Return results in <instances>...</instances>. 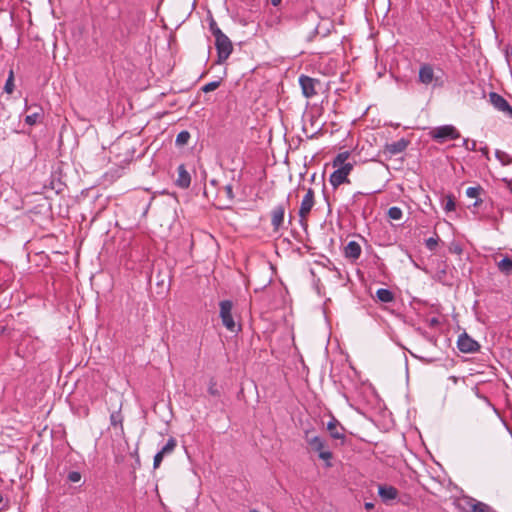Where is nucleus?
<instances>
[{"label":"nucleus","mask_w":512,"mask_h":512,"mask_svg":"<svg viewBox=\"0 0 512 512\" xmlns=\"http://www.w3.org/2000/svg\"><path fill=\"white\" fill-rule=\"evenodd\" d=\"M350 158L351 153L349 151H343L338 153L333 159L332 166L335 168V171L330 175L329 182L334 188L344 183H350L348 176L356 164V161H350Z\"/></svg>","instance_id":"nucleus-1"},{"label":"nucleus","mask_w":512,"mask_h":512,"mask_svg":"<svg viewBox=\"0 0 512 512\" xmlns=\"http://www.w3.org/2000/svg\"><path fill=\"white\" fill-rule=\"evenodd\" d=\"M305 441L310 449L318 453V457L325 461V466L332 467L331 459L333 454L330 450L326 449V442L323 438L313 435L309 430L305 431Z\"/></svg>","instance_id":"nucleus-2"},{"label":"nucleus","mask_w":512,"mask_h":512,"mask_svg":"<svg viewBox=\"0 0 512 512\" xmlns=\"http://www.w3.org/2000/svg\"><path fill=\"white\" fill-rule=\"evenodd\" d=\"M217 32V37H215V46L217 50V63H224L233 51V45L231 40L223 33Z\"/></svg>","instance_id":"nucleus-3"},{"label":"nucleus","mask_w":512,"mask_h":512,"mask_svg":"<svg viewBox=\"0 0 512 512\" xmlns=\"http://www.w3.org/2000/svg\"><path fill=\"white\" fill-rule=\"evenodd\" d=\"M430 136L433 140L443 143L460 138V133L453 125H443L431 130Z\"/></svg>","instance_id":"nucleus-4"},{"label":"nucleus","mask_w":512,"mask_h":512,"mask_svg":"<svg viewBox=\"0 0 512 512\" xmlns=\"http://www.w3.org/2000/svg\"><path fill=\"white\" fill-rule=\"evenodd\" d=\"M302 189L305 190L304 187H302ZM314 205H315L314 190L312 188H308V189H306V194L304 195V197L301 201L299 212H298L301 221H304L307 219V217L309 216Z\"/></svg>","instance_id":"nucleus-5"},{"label":"nucleus","mask_w":512,"mask_h":512,"mask_svg":"<svg viewBox=\"0 0 512 512\" xmlns=\"http://www.w3.org/2000/svg\"><path fill=\"white\" fill-rule=\"evenodd\" d=\"M232 307L233 304L229 300H224L220 302V317L222 320V324L231 332L235 331L236 324L232 317Z\"/></svg>","instance_id":"nucleus-6"},{"label":"nucleus","mask_w":512,"mask_h":512,"mask_svg":"<svg viewBox=\"0 0 512 512\" xmlns=\"http://www.w3.org/2000/svg\"><path fill=\"white\" fill-rule=\"evenodd\" d=\"M299 84L302 89V94L306 98H312L317 94V86H320V81L318 79L309 77L307 75H301L299 77Z\"/></svg>","instance_id":"nucleus-7"},{"label":"nucleus","mask_w":512,"mask_h":512,"mask_svg":"<svg viewBox=\"0 0 512 512\" xmlns=\"http://www.w3.org/2000/svg\"><path fill=\"white\" fill-rule=\"evenodd\" d=\"M489 101L495 109H497L500 112H503L504 114L512 118V106L503 96L496 92H490Z\"/></svg>","instance_id":"nucleus-8"},{"label":"nucleus","mask_w":512,"mask_h":512,"mask_svg":"<svg viewBox=\"0 0 512 512\" xmlns=\"http://www.w3.org/2000/svg\"><path fill=\"white\" fill-rule=\"evenodd\" d=\"M418 79L424 85H435L440 78L435 75L432 65L424 63L420 66Z\"/></svg>","instance_id":"nucleus-9"},{"label":"nucleus","mask_w":512,"mask_h":512,"mask_svg":"<svg viewBox=\"0 0 512 512\" xmlns=\"http://www.w3.org/2000/svg\"><path fill=\"white\" fill-rule=\"evenodd\" d=\"M457 347L463 353H474L480 349L479 343L468 336L467 333H463L459 336Z\"/></svg>","instance_id":"nucleus-10"},{"label":"nucleus","mask_w":512,"mask_h":512,"mask_svg":"<svg viewBox=\"0 0 512 512\" xmlns=\"http://www.w3.org/2000/svg\"><path fill=\"white\" fill-rule=\"evenodd\" d=\"M483 193L484 189L480 185L469 187L466 190L467 197L476 198V201L471 206H469L473 214L480 215L479 208L483 204V200L481 199V195Z\"/></svg>","instance_id":"nucleus-11"},{"label":"nucleus","mask_w":512,"mask_h":512,"mask_svg":"<svg viewBox=\"0 0 512 512\" xmlns=\"http://www.w3.org/2000/svg\"><path fill=\"white\" fill-rule=\"evenodd\" d=\"M286 204H278L271 211V225L274 232H278L284 224Z\"/></svg>","instance_id":"nucleus-12"},{"label":"nucleus","mask_w":512,"mask_h":512,"mask_svg":"<svg viewBox=\"0 0 512 512\" xmlns=\"http://www.w3.org/2000/svg\"><path fill=\"white\" fill-rule=\"evenodd\" d=\"M327 430L333 439L341 440L342 442L345 440L344 427L335 417H332L327 423Z\"/></svg>","instance_id":"nucleus-13"},{"label":"nucleus","mask_w":512,"mask_h":512,"mask_svg":"<svg viewBox=\"0 0 512 512\" xmlns=\"http://www.w3.org/2000/svg\"><path fill=\"white\" fill-rule=\"evenodd\" d=\"M378 494L382 501L387 503L398 497V490L390 485H379Z\"/></svg>","instance_id":"nucleus-14"},{"label":"nucleus","mask_w":512,"mask_h":512,"mask_svg":"<svg viewBox=\"0 0 512 512\" xmlns=\"http://www.w3.org/2000/svg\"><path fill=\"white\" fill-rule=\"evenodd\" d=\"M178 177L175 181L176 185L180 188L186 189L191 184V177L189 172L186 170L185 165L181 164L177 168Z\"/></svg>","instance_id":"nucleus-15"},{"label":"nucleus","mask_w":512,"mask_h":512,"mask_svg":"<svg viewBox=\"0 0 512 512\" xmlns=\"http://www.w3.org/2000/svg\"><path fill=\"white\" fill-rule=\"evenodd\" d=\"M409 142L404 138L399 139L390 144H386L385 150L391 155H397L402 153L408 146Z\"/></svg>","instance_id":"nucleus-16"},{"label":"nucleus","mask_w":512,"mask_h":512,"mask_svg":"<svg viewBox=\"0 0 512 512\" xmlns=\"http://www.w3.org/2000/svg\"><path fill=\"white\" fill-rule=\"evenodd\" d=\"M32 109H33V112L31 114L26 115V117H25V123L30 126L39 122L43 117V112H42L41 107L34 105V106H29L27 108V110H32Z\"/></svg>","instance_id":"nucleus-17"},{"label":"nucleus","mask_w":512,"mask_h":512,"mask_svg":"<svg viewBox=\"0 0 512 512\" xmlns=\"http://www.w3.org/2000/svg\"><path fill=\"white\" fill-rule=\"evenodd\" d=\"M361 255V246L356 241H350L345 247V256L349 259L356 260Z\"/></svg>","instance_id":"nucleus-18"},{"label":"nucleus","mask_w":512,"mask_h":512,"mask_svg":"<svg viewBox=\"0 0 512 512\" xmlns=\"http://www.w3.org/2000/svg\"><path fill=\"white\" fill-rule=\"evenodd\" d=\"M468 505L471 512H495L488 504L470 498Z\"/></svg>","instance_id":"nucleus-19"},{"label":"nucleus","mask_w":512,"mask_h":512,"mask_svg":"<svg viewBox=\"0 0 512 512\" xmlns=\"http://www.w3.org/2000/svg\"><path fill=\"white\" fill-rule=\"evenodd\" d=\"M497 268L498 270L503 273L504 275H511L512 274V258L510 257H504L499 262H497Z\"/></svg>","instance_id":"nucleus-20"},{"label":"nucleus","mask_w":512,"mask_h":512,"mask_svg":"<svg viewBox=\"0 0 512 512\" xmlns=\"http://www.w3.org/2000/svg\"><path fill=\"white\" fill-rule=\"evenodd\" d=\"M376 297L380 302H383V303H390V302L394 301V299H395L394 293L392 291H390L389 289H385V288L378 289L376 291Z\"/></svg>","instance_id":"nucleus-21"},{"label":"nucleus","mask_w":512,"mask_h":512,"mask_svg":"<svg viewBox=\"0 0 512 512\" xmlns=\"http://www.w3.org/2000/svg\"><path fill=\"white\" fill-rule=\"evenodd\" d=\"M177 446V441L175 438L170 437L167 441V443L162 447V449L159 451L164 457L166 455L171 454Z\"/></svg>","instance_id":"nucleus-22"},{"label":"nucleus","mask_w":512,"mask_h":512,"mask_svg":"<svg viewBox=\"0 0 512 512\" xmlns=\"http://www.w3.org/2000/svg\"><path fill=\"white\" fill-rule=\"evenodd\" d=\"M123 416L121 414L120 411H115V412H112L111 415H110V424L112 427H120L121 429H123Z\"/></svg>","instance_id":"nucleus-23"},{"label":"nucleus","mask_w":512,"mask_h":512,"mask_svg":"<svg viewBox=\"0 0 512 512\" xmlns=\"http://www.w3.org/2000/svg\"><path fill=\"white\" fill-rule=\"evenodd\" d=\"M225 196L229 202H232L234 199L233 187L228 184L225 185L222 189L218 191V197Z\"/></svg>","instance_id":"nucleus-24"},{"label":"nucleus","mask_w":512,"mask_h":512,"mask_svg":"<svg viewBox=\"0 0 512 512\" xmlns=\"http://www.w3.org/2000/svg\"><path fill=\"white\" fill-rule=\"evenodd\" d=\"M495 157L501 162L502 165H509L512 163V157L502 150L495 151Z\"/></svg>","instance_id":"nucleus-25"},{"label":"nucleus","mask_w":512,"mask_h":512,"mask_svg":"<svg viewBox=\"0 0 512 512\" xmlns=\"http://www.w3.org/2000/svg\"><path fill=\"white\" fill-rule=\"evenodd\" d=\"M190 139V133L187 130H183L180 133H178L175 144L177 146H184L188 144V141Z\"/></svg>","instance_id":"nucleus-26"},{"label":"nucleus","mask_w":512,"mask_h":512,"mask_svg":"<svg viewBox=\"0 0 512 512\" xmlns=\"http://www.w3.org/2000/svg\"><path fill=\"white\" fill-rule=\"evenodd\" d=\"M387 215L389 219L398 221L403 217V212L401 208L393 206L388 209Z\"/></svg>","instance_id":"nucleus-27"},{"label":"nucleus","mask_w":512,"mask_h":512,"mask_svg":"<svg viewBox=\"0 0 512 512\" xmlns=\"http://www.w3.org/2000/svg\"><path fill=\"white\" fill-rule=\"evenodd\" d=\"M14 87H15L14 86V74H13V71L10 70L9 76H8L5 86H4V91L8 94H11L14 91Z\"/></svg>","instance_id":"nucleus-28"},{"label":"nucleus","mask_w":512,"mask_h":512,"mask_svg":"<svg viewBox=\"0 0 512 512\" xmlns=\"http://www.w3.org/2000/svg\"><path fill=\"white\" fill-rule=\"evenodd\" d=\"M456 208V204H455V198L453 195H447L446 196V203L444 205V210L446 212H451V211H454Z\"/></svg>","instance_id":"nucleus-29"},{"label":"nucleus","mask_w":512,"mask_h":512,"mask_svg":"<svg viewBox=\"0 0 512 512\" xmlns=\"http://www.w3.org/2000/svg\"><path fill=\"white\" fill-rule=\"evenodd\" d=\"M220 84L221 80L209 82L202 87V91L205 93L212 92L216 90L220 86Z\"/></svg>","instance_id":"nucleus-30"},{"label":"nucleus","mask_w":512,"mask_h":512,"mask_svg":"<svg viewBox=\"0 0 512 512\" xmlns=\"http://www.w3.org/2000/svg\"><path fill=\"white\" fill-rule=\"evenodd\" d=\"M439 238L436 237H430L425 241L426 248L430 251H434L436 247L438 246Z\"/></svg>","instance_id":"nucleus-31"},{"label":"nucleus","mask_w":512,"mask_h":512,"mask_svg":"<svg viewBox=\"0 0 512 512\" xmlns=\"http://www.w3.org/2000/svg\"><path fill=\"white\" fill-rule=\"evenodd\" d=\"M208 393L214 397H219L220 396V391L218 390L217 388V384L216 382L214 381V379H211L209 381V386H208Z\"/></svg>","instance_id":"nucleus-32"},{"label":"nucleus","mask_w":512,"mask_h":512,"mask_svg":"<svg viewBox=\"0 0 512 512\" xmlns=\"http://www.w3.org/2000/svg\"><path fill=\"white\" fill-rule=\"evenodd\" d=\"M81 473L78 472V471H71L68 473V476H67V479L70 481V482H73V483H76V482H79L81 480Z\"/></svg>","instance_id":"nucleus-33"},{"label":"nucleus","mask_w":512,"mask_h":512,"mask_svg":"<svg viewBox=\"0 0 512 512\" xmlns=\"http://www.w3.org/2000/svg\"><path fill=\"white\" fill-rule=\"evenodd\" d=\"M463 146L469 151H475L476 150V141L475 140L470 141L469 139H464Z\"/></svg>","instance_id":"nucleus-34"},{"label":"nucleus","mask_w":512,"mask_h":512,"mask_svg":"<svg viewBox=\"0 0 512 512\" xmlns=\"http://www.w3.org/2000/svg\"><path fill=\"white\" fill-rule=\"evenodd\" d=\"M209 28H210V31L212 33V35L214 37H217V32H222L221 29L217 26V23L215 22L214 19H211L210 23H209Z\"/></svg>","instance_id":"nucleus-35"},{"label":"nucleus","mask_w":512,"mask_h":512,"mask_svg":"<svg viewBox=\"0 0 512 512\" xmlns=\"http://www.w3.org/2000/svg\"><path fill=\"white\" fill-rule=\"evenodd\" d=\"M163 458H164V456L160 452L156 453V455L154 456V461H153L154 469H157L160 466Z\"/></svg>","instance_id":"nucleus-36"},{"label":"nucleus","mask_w":512,"mask_h":512,"mask_svg":"<svg viewBox=\"0 0 512 512\" xmlns=\"http://www.w3.org/2000/svg\"><path fill=\"white\" fill-rule=\"evenodd\" d=\"M364 507L367 511H370L374 508V504L372 502H366Z\"/></svg>","instance_id":"nucleus-37"},{"label":"nucleus","mask_w":512,"mask_h":512,"mask_svg":"<svg viewBox=\"0 0 512 512\" xmlns=\"http://www.w3.org/2000/svg\"><path fill=\"white\" fill-rule=\"evenodd\" d=\"M282 0H271V4L274 6V7H277L278 5H280Z\"/></svg>","instance_id":"nucleus-38"},{"label":"nucleus","mask_w":512,"mask_h":512,"mask_svg":"<svg viewBox=\"0 0 512 512\" xmlns=\"http://www.w3.org/2000/svg\"><path fill=\"white\" fill-rule=\"evenodd\" d=\"M481 152H482L483 154L487 155V154H488V148H487L486 146H485V147H483V148H481Z\"/></svg>","instance_id":"nucleus-39"},{"label":"nucleus","mask_w":512,"mask_h":512,"mask_svg":"<svg viewBox=\"0 0 512 512\" xmlns=\"http://www.w3.org/2000/svg\"><path fill=\"white\" fill-rule=\"evenodd\" d=\"M210 184H211L212 186L216 187V185H217V180L212 179V180L210 181Z\"/></svg>","instance_id":"nucleus-40"},{"label":"nucleus","mask_w":512,"mask_h":512,"mask_svg":"<svg viewBox=\"0 0 512 512\" xmlns=\"http://www.w3.org/2000/svg\"><path fill=\"white\" fill-rule=\"evenodd\" d=\"M3 502V496L2 494L0 493V504Z\"/></svg>","instance_id":"nucleus-41"},{"label":"nucleus","mask_w":512,"mask_h":512,"mask_svg":"<svg viewBox=\"0 0 512 512\" xmlns=\"http://www.w3.org/2000/svg\"><path fill=\"white\" fill-rule=\"evenodd\" d=\"M250 512H259V511H258V510H256V509H253V510H251Z\"/></svg>","instance_id":"nucleus-42"}]
</instances>
